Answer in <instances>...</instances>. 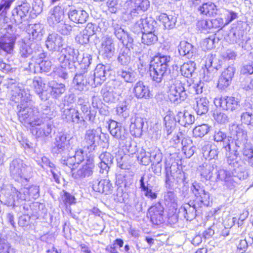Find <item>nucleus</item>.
I'll return each mask as SVG.
<instances>
[{"label":"nucleus","instance_id":"nucleus-1","mask_svg":"<svg viewBox=\"0 0 253 253\" xmlns=\"http://www.w3.org/2000/svg\"><path fill=\"white\" fill-rule=\"evenodd\" d=\"M2 202L12 207L19 206L22 202L39 197V187L32 185L18 190L12 184L3 185L0 190Z\"/></svg>","mask_w":253,"mask_h":253},{"label":"nucleus","instance_id":"nucleus-2","mask_svg":"<svg viewBox=\"0 0 253 253\" xmlns=\"http://www.w3.org/2000/svg\"><path fill=\"white\" fill-rule=\"evenodd\" d=\"M235 128L236 134H233L232 139H228L226 145H223V148L225 149L227 162L228 165L240 166L245 165L241 159L238 158L239 154L238 149L244 146L248 140L247 132L237 126H234Z\"/></svg>","mask_w":253,"mask_h":253},{"label":"nucleus","instance_id":"nucleus-3","mask_svg":"<svg viewBox=\"0 0 253 253\" xmlns=\"http://www.w3.org/2000/svg\"><path fill=\"white\" fill-rule=\"evenodd\" d=\"M240 166L229 165L230 168L233 169L232 171L220 169L216 172L215 180L224 182V185L227 189L232 190L234 189L242 179L247 177V169L245 165Z\"/></svg>","mask_w":253,"mask_h":253},{"label":"nucleus","instance_id":"nucleus-4","mask_svg":"<svg viewBox=\"0 0 253 253\" xmlns=\"http://www.w3.org/2000/svg\"><path fill=\"white\" fill-rule=\"evenodd\" d=\"M171 58L170 56H156L151 61L150 67V77L153 82L160 83L169 73V66Z\"/></svg>","mask_w":253,"mask_h":253},{"label":"nucleus","instance_id":"nucleus-5","mask_svg":"<svg viewBox=\"0 0 253 253\" xmlns=\"http://www.w3.org/2000/svg\"><path fill=\"white\" fill-rule=\"evenodd\" d=\"M77 139L67 132H59L55 138L54 145L51 152L54 155L65 156L70 152V149L76 145Z\"/></svg>","mask_w":253,"mask_h":253},{"label":"nucleus","instance_id":"nucleus-6","mask_svg":"<svg viewBox=\"0 0 253 253\" xmlns=\"http://www.w3.org/2000/svg\"><path fill=\"white\" fill-rule=\"evenodd\" d=\"M148 0H129L125 2L123 7L122 16L125 21H131L140 15L141 11H146L149 6Z\"/></svg>","mask_w":253,"mask_h":253},{"label":"nucleus","instance_id":"nucleus-7","mask_svg":"<svg viewBox=\"0 0 253 253\" xmlns=\"http://www.w3.org/2000/svg\"><path fill=\"white\" fill-rule=\"evenodd\" d=\"M173 79L170 81L169 85L168 97L171 102L178 104L187 97L185 88V81Z\"/></svg>","mask_w":253,"mask_h":253},{"label":"nucleus","instance_id":"nucleus-8","mask_svg":"<svg viewBox=\"0 0 253 253\" xmlns=\"http://www.w3.org/2000/svg\"><path fill=\"white\" fill-rule=\"evenodd\" d=\"M9 170L13 178L17 181H28L30 177L31 169L19 159L13 160L10 164Z\"/></svg>","mask_w":253,"mask_h":253},{"label":"nucleus","instance_id":"nucleus-9","mask_svg":"<svg viewBox=\"0 0 253 253\" xmlns=\"http://www.w3.org/2000/svg\"><path fill=\"white\" fill-rule=\"evenodd\" d=\"M58 60L61 64H64L69 69L76 68V63L79 60V52L70 46L63 48L60 53Z\"/></svg>","mask_w":253,"mask_h":253},{"label":"nucleus","instance_id":"nucleus-10","mask_svg":"<svg viewBox=\"0 0 253 253\" xmlns=\"http://www.w3.org/2000/svg\"><path fill=\"white\" fill-rule=\"evenodd\" d=\"M3 35L0 37V50L10 53L12 51L16 40L15 30L11 25L3 29Z\"/></svg>","mask_w":253,"mask_h":253},{"label":"nucleus","instance_id":"nucleus-11","mask_svg":"<svg viewBox=\"0 0 253 253\" xmlns=\"http://www.w3.org/2000/svg\"><path fill=\"white\" fill-rule=\"evenodd\" d=\"M66 154L67 156L65 155L62 156L61 162L63 165L70 168L72 171L76 169L84 159V152L82 149L75 151L74 154H71V152Z\"/></svg>","mask_w":253,"mask_h":253},{"label":"nucleus","instance_id":"nucleus-12","mask_svg":"<svg viewBox=\"0 0 253 253\" xmlns=\"http://www.w3.org/2000/svg\"><path fill=\"white\" fill-rule=\"evenodd\" d=\"M8 87L12 89V91L13 92V96H16V94H17L18 96L20 98L21 101L20 104L23 103L26 105L32 104V96L29 89L23 87L22 84H18L16 85L14 83L13 79L10 80Z\"/></svg>","mask_w":253,"mask_h":253},{"label":"nucleus","instance_id":"nucleus-13","mask_svg":"<svg viewBox=\"0 0 253 253\" xmlns=\"http://www.w3.org/2000/svg\"><path fill=\"white\" fill-rule=\"evenodd\" d=\"M111 28L115 37L123 44L124 45L130 46L133 42V38L130 34L114 20H112Z\"/></svg>","mask_w":253,"mask_h":253},{"label":"nucleus","instance_id":"nucleus-14","mask_svg":"<svg viewBox=\"0 0 253 253\" xmlns=\"http://www.w3.org/2000/svg\"><path fill=\"white\" fill-rule=\"evenodd\" d=\"M213 102L217 107H220L226 111H233L240 106L238 99L232 96L216 97Z\"/></svg>","mask_w":253,"mask_h":253},{"label":"nucleus","instance_id":"nucleus-15","mask_svg":"<svg viewBox=\"0 0 253 253\" xmlns=\"http://www.w3.org/2000/svg\"><path fill=\"white\" fill-rule=\"evenodd\" d=\"M30 7V4L29 3L23 2L13 9L12 19L17 25L26 22Z\"/></svg>","mask_w":253,"mask_h":253},{"label":"nucleus","instance_id":"nucleus-16","mask_svg":"<svg viewBox=\"0 0 253 253\" xmlns=\"http://www.w3.org/2000/svg\"><path fill=\"white\" fill-rule=\"evenodd\" d=\"M100 135L97 129H89L86 131L84 138V147L88 153L93 152L97 147L96 141L100 138Z\"/></svg>","mask_w":253,"mask_h":253},{"label":"nucleus","instance_id":"nucleus-17","mask_svg":"<svg viewBox=\"0 0 253 253\" xmlns=\"http://www.w3.org/2000/svg\"><path fill=\"white\" fill-rule=\"evenodd\" d=\"M65 20L64 10L61 6H56L51 9L47 17V23L50 26L54 28Z\"/></svg>","mask_w":253,"mask_h":253},{"label":"nucleus","instance_id":"nucleus-18","mask_svg":"<svg viewBox=\"0 0 253 253\" xmlns=\"http://www.w3.org/2000/svg\"><path fill=\"white\" fill-rule=\"evenodd\" d=\"M108 127L110 133L115 138L121 141L127 139L128 134L126 129L117 122L112 120Z\"/></svg>","mask_w":253,"mask_h":253},{"label":"nucleus","instance_id":"nucleus-19","mask_svg":"<svg viewBox=\"0 0 253 253\" xmlns=\"http://www.w3.org/2000/svg\"><path fill=\"white\" fill-rule=\"evenodd\" d=\"M100 52L106 58L110 59L115 53V47L114 39L110 37H106L101 44Z\"/></svg>","mask_w":253,"mask_h":253},{"label":"nucleus","instance_id":"nucleus-20","mask_svg":"<svg viewBox=\"0 0 253 253\" xmlns=\"http://www.w3.org/2000/svg\"><path fill=\"white\" fill-rule=\"evenodd\" d=\"M234 72L235 69L231 66H229L222 72L217 85L219 89L224 90L230 85Z\"/></svg>","mask_w":253,"mask_h":253},{"label":"nucleus","instance_id":"nucleus-21","mask_svg":"<svg viewBox=\"0 0 253 253\" xmlns=\"http://www.w3.org/2000/svg\"><path fill=\"white\" fill-rule=\"evenodd\" d=\"M241 121L247 125L253 126V104L246 101L242 106Z\"/></svg>","mask_w":253,"mask_h":253},{"label":"nucleus","instance_id":"nucleus-22","mask_svg":"<svg viewBox=\"0 0 253 253\" xmlns=\"http://www.w3.org/2000/svg\"><path fill=\"white\" fill-rule=\"evenodd\" d=\"M94 167L93 160L88 159L85 165H83L76 172L72 173V176L76 179H83L91 176Z\"/></svg>","mask_w":253,"mask_h":253},{"label":"nucleus","instance_id":"nucleus-23","mask_svg":"<svg viewBox=\"0 0 253 253\" xmlns=\"http://www.w3.org/2000/svg\"><path fill=\"white\" fill-rule=\"evenodd\" d=\"M27 32L30 41H40L42 39L44 32V27L41 23L29 24L27 29Z\"/></svg>","mask_w":253,"mask_h":253},{"label":"nucleus","instance_id":"nucleus-24","mask_svg":"<svg viewBox=\"0 0 253 253\" xmlns=\"http://www.w3.org/2000/svg\"><path fill=\"white\" fill-rule=\"evenodd\" d=\"M201 150L205 159H215L217 158L219 153L217 146L207 141H202L201 143Z\"/></svg>","mask_w":253,"mask_h":253},{"label":"nucleus","instance_id":"nucleus-25","mask_svg":"<svg viewBox=\"0 0 253 253\" xmlns=\"http://www.w3.org/2000/svg\"><path fill=\"white\" fill-rule=\"evenodd\" d=\"M46 47L51 51H58L63 45V38L56 33L49 34L45 41Z\"/></svg>","mask_w":253,"mask_h":253},{"label":"nucleus","instance_id":"nucleus-26","mask_svg":"<svg viewBox=\"0 0 253 253\" xmlns=\"http://www.w3.org/2000/svg\"><path fill=\"white\" fill-rule=\"evenodd\" d=\"M110 67L102 64L96 66L94 72V81H92L93 86H96L101 84L106 80V77L109 74Z\"/></svg>","mask_w":253,"mask_h":253},{"label":"nucleus","instance_id":"nucleus-27","mask_svg":"<svg viewBox=\"0 0 253 253\" xmlns=\"http://www.w3.org/2000/svg\"><path fill=\"white\" fill-rule=\"evenodd\" d=\"M145 120L139 115H135L131 119L130 132L132 135L139 137L142 134Z\"/></svg>","mask_w":253,"mask_h":253},{"label":"nucleus","instance_id":"nucleus-28","mask_svg":"<svg viewBox=\"0 0 253 253\" xmlns=\"http://www.w3.org/2000/svg\"><path fill=\"white\" fill-rule=\"evenodd\" d=\"M196 206L189 203L183 205L179 209L178 216L181 219L192 220L196 216Z\"/></svg>","mask_w":253,"mask_h":253},{"label":"nucleus","instance_id":"nucleus-29","mask_svg":"<svg viewBox=\"0 0 253 253\" xmlns=\"http://www.w3.org/2000/svg\"><path fill=\"white\" fill-rule=\"evenodd\" d=\"M62 116L67 121H71L75 124L82 125L85 122L84 118L80 115L79 110L75 108L65 109Z\"/></svg>","mask_w":253,"mask_h":253},{"label":"nucleus","instance_id":"nucleus-30","mask_svg":"<svg viewBox=\"0 0 253 253\" xmlns=\"http://www.w3.org/2000/svg\"><path fill=\"white\" fill-rule=\"evenodd\" d=\"M92 186L94 191L105 194H110L113 189L112 184L109 179H94Z\"/></svg>","mask_w":253,"mask_h":253},{"label":"nucleus","instance_id":"nucleus-31","mask_svg":"<svg viewBox=\"0 0 253 253\" xmlns=\"http://www.w3.org/2000/svg\"><path fill=\"white\" fill-rule=\"evenodd\" d=\"M69 18L76 23H85L88 18V14L82 8L71 9L68 12Z\"/></svg>","mask_w":253,"mask_h":253},{"label":"nucleus","instance_id":"nucleus-32","mask_svg":"<svg viewBox=\"0 0 253 253\" xmlns=\"http://www.w3.org/2000/svg\"><path fill=\"white\" fill-rule=\"evenodd\" d=\"M133 92L134 96L138 99H148L152 96L149 87L145 85L141 81L137 82L134 85Z\"/></svg>","mask_w":253,"mask_h":253},{"label":"nucleus","instance_id":"nucleus-33","mask_svg":"<svg viewBox=\"0 0 253 253\" xmlns=\"http://www.w3.org/2000/svg\"><path fill=\"white\" fill-rule=\"evenodd\" d=\"M39 111L37 108H32V111H30L27 117V120L23 121L21 123L24 125H28L32 127L43 125V121L39 117Z\"/></svg>","mask_w":253,"mask_h":253},{"label":"nucleus","instance_id":"nucleus-34","mask_svg":"<svg viewBox=\"0 0 253 253\" xmlns=\"http://www.w3.org/2000/svg\"><path fill=\"white\" fill-rule=\"evenodd\" d=\"M213 60L210 58L206 61V69L204 70L202 79L204 82H210L213 80L217 75V66H213Z\"/></svg>","mask_w":253,"mask_h":253},{"label":"nucleus","instance_id":"nucleus-35","mask_svg":"<svg viewBox=\"0 0 253 253\" xmlns=\"http://www.w3.org/2000/svg\"><path fill=\"white\" fill-rule=\"evenodd\" d=\"M175 120L180 125L188 127L195 121V117L188 111L179 112L175 117Z\"/></svg>","mask_w":253,"mask_h":253},{"label":"nucleus","instance_id":"nucleus-36","mask_svg":"<svg viewBox=\"0 0 253 253\" xmlns=\"http://www.w3.org/2000/svg\"><path fill=\"white\" fill-rule=\"evenodd\" d=\"M178 50L179 54L188 58H192L196 52V48L190 43L186 41L180 42Z\"/></svg>","mask_w":253,"mask_h":253},{"label":"nucleus","instance_id":"nucleus-37","mask_svg":"<svg viewBox=\"0 0 253 253\" xmlns=\"http://www.w3.org/2000/svg\"><path fill=\"white\" fill-rule=\"evenodd\" d=\"M196 104L194 105V109L199 115L206 114L209 108V101L205 97H198L195 98Z\"/></svg>","mask_w":253,"mask_h":253},{"label":"nucleus","instance_id":"nucleus-38","mask_svg":"<svg viewBox=\"0 0 253 253\" xmlns=\"http://www.w3.org/2000/svg\"><path fill=\"white\" fill-rule=\"evenodd\" d=\"M84 74H76L73 81L74 86L80 91L84 90V87L88 84L93 86L92 80H87L84 79V78H86L87 76V75L84 76Z\"/></svg>","mask_w":253,"mask_h":253},{"label":"nucleus","instance_id":"nucleus-39","mask_svg":"<svg viewBox=\"0 0 253 253\" xmlns=\"http://www.w3.org/2000/svg\"><path fill=\"white\" fill-rule=\"evenodd\" d=\"M198 11L200 14L207 16H214L217 13V6L211 1H208L202 4L198 8Z\"/></svg>","mask_w":253,"mask_h":253},{"label":"nucleus","instance_id":"nucleus-40","mask_svg":"<svg viewBox=\"0 0 253 253\" xmlns=\"http://www.w3.org/2000/svg\"><path fill=\"white\" fill-rule=\"evenodd\" d=\"M99 158L101 161L99 164L100 172L103 173L104 171H108L113 163V156L110 153L105 152L100 155Z\"/></svg>","mask_w":253,"mask_h":253},{"label":"nucleus","instance_id":"nucleus-41","mask_svg":"<svg viewBox=\"0 0 253 253\" xmlns=\"http://www.w3.org/2000/svg\"><path fill=\"white\" fill-rule=\"evenodd\" d=\"M173 166L168 167L166 166V179L165 186L167 189H171L173 186L174 180L176 175H180V176H183L184 173H181L180 170L176 171L175 173L172 172Z\"/></svg>","mask_w":253,"mask_h":253},{"label":"nucleus","instance_id":"nucleus-42","mask_svg":"<svg viewBox=\"0 0 253 253\" xmlns=\"http://www.w3.org/2000/svg\"><path fill=\"white\" fill-rule=\"evenodd\" d=\"M48 86L50 88V94L55 98H58L66 91L64 84L59 83L55 81H51L48 83Z\"/></svg>","mask_w":253,"mask_h":253},{"label":"nucleus","instance_id":"nucleus-43","mask_svg":"<svg viewBox=\"0 0 253 253\" xmlns=\"http://www.w3.org/2000/svg\"><path fill=\"white\" fill-rule=\"evenodd\" d=\"M115 88L109 84H106L102 88L101 92L104 100L106 102H115L117 99V93Z\"/></svg>","mask_w":253,"mask_h":253},{"label":"nucleus","instance_id":"nucleus-44","mask_svg":"<svg viewBox=\"0 0 253 253\" xmlns=\"http://www.w3.org/2000/svg\"><path fill=\"white\" fill-rule=\"evenodd\" d=\"M159 20L163 24L165 29L170 30L175 27L177 18L174 15L162 13L159 16Z\"/></svg>","mask_w":253,"mask_h":253},{"label":"nucleus","instance_id":"nucleus-45","mask_svg":"<svg viewBox=\"0 0 253 253\" xmlns=\"http://www.w3.org/2000/svg\"><path fill=\"white\" fill-rule=\"evenodd\" d=\"M123 47L120 50L118 57V62L122 65H127L131 60V52L129 48L130 46Z\"/></svg>","mask_w":253,"mask_h":253},{"label":"nucleus","instance_id":"nucleus-46","mask_svg":"<svg viewBox=\"0 0 253 253\" xmlns=\"http://www.w3.org/2000/svg\"><path fill=\"white\" fill-rule=\"evenodd\" d=\"M41 110L39 111V117L42 119L43 124L48 120L52 119L56 116V112L54 109H51L46 104H41Z\"/></svg>","mask_w":253,"mask_h":253},{"label":"nucleus","instance_id":"nucleus-47","mask_svg":"<svg viewBox=\"0 0 253 253\" xmlns=\"http://www.w3.org/2000/svg\"><path fill=\"white\" fill-rule=\"evenodd\" d=\"M117 76L126 83H132L136 80V74L130 69L126 68L118 70Z\"/></svg>","mask_w":253,"mask_h":253},{"label":"nucleus","instance_id":"nucleus-48","mask_svg":"<svg viewBox=\"0 0 253 253\" xmlns=\"http://www.w3.org/2000/svg\"><path fill=\"white\" fill-rule=\"evenodd\" d=\"M245 34L246 33L243 30L237 28L233 29L228 34L230 42L233 43H237L239 44V42H241L242 40H245Z\"/></svg>","mask_w":253,"mask_h":253},{"label":"nucleus","instance_id":"nucleus-49","mask_svg":"<svg viewBox=\"0 0 253 253\" xmlns=\"http://www.w3.org/2000/svg\"><path fill=\"white\" fill-rule=\"evenodd\" d=\"M32 104L26 105L23 103L17 105V115L21 123L27 120L30 111H32Z\"/></svg>","mask_w":253,"mask_h":253},{"label":"nucleus","instance_id":"nucleus-50","mask_svg":"<svg viewBox=\"0 0 253 253\" xmlns=\"http://www.w3.org/2000/svg\"><path fill=\"white\" fill-rule=\"evenodd\" d=\"M164 200L165 205L176 210L177 205V198L173 191H167L164 194Z\"/></svg>","mask_w":253,"mask_h":253},{"label":"nucleus","instance_id":"nucleus-51","mask_svg":"<svg viewBox=\"0 0 253 253\" xmlns=\"http://www.w3.org/2000/svg\"><path fill=\"white\" fill-rule=\"evenodd\" d=\"M214 166L210 163H204L200 166L201 175L207 180H210L212 176Z\"/></svg>","mask_w":253,"mask_h":253},{"label":"nucleus","instance_id":"nucleus-52","mask_svg":"<svg viewBox=\"0 0 253 253\" xmlns=\"http://www.w3.org/2000/svg\"><path fill=\"white\" fill-rule=\"evenodd\" d=\"M244 163L247 162L248 165L253 168V149L252 147L245 146L242 151ZM246 165V164H245ZM246 168V167L245 166Z\"/></svg>","mask_w":253,"mask_h":253},{"label":"nucleus","instance_id":"nucleus-53","mask_svg":"<svg viewBox=\"0 0 253 253\" xmlns=\"http://www.w3.org/2000/svg\"><path fill=\"white\" fill-rule=\"evenodd\" d=\"M91 60L92 57L89 54L83 53L82 58L79 56V60L76 64L80 66V68L83 70V72L85 73L91 64Z\"/></svg>","mask_w":253,"mask_h":253},{"label":"nucleus","instance_id":"nucleus-54","mask_svg":"<svg viewBox=\"0 0 253 253\" xmlns=\"http://www.w3.org/2000/svg\"><path fill=\"white\" fill-rule=\"evenodd\" d=\"M196 64L193 62L184 63L180 68L181 75L186 78L192 76L195 69Z\"/></svg>","mask_w":253,"mask_h":253},{"label":"nucleus","instance_id":"nucleus-55","mask_svg":"<svg viewBox=\"0 0 253 253\" xmlns=\"http://www.w3.org/2000/svg\"><path fill=\"white\" fill-rule=\"evenodd\" d=\"M44 84L41 78H35L33 81V86L34 87L35 92L39 95L42 100H46V97H43V89L44 88Z\"/></svg>","mask_w":253,"mask_h":253},{"label":"nucleus","instance_id":"nucleus-56","mask_svg":"<svg viewBox=\"0 0 253 253\" xmlns=\"http://www.w3.org/2000/svg\"><path fill=\"white\" fill-rule=\"evenodd\" d=\"M35 71L45 72L49 71L51 67V62L49 60H42V61H37L34 65Z\"/></svg>","mask_w":253,"mask_h":253},{"label":"nucleus","instance_id":"nucleus-57","mask_svg":"<svg viewBox=\"0 0 253 253\" xmlns=\"http://www.w3.org/2000/svg\"><path fill=\"white\" fill-rule=\"evenodd\" d=\"M158 40V37L154 32L143 33L142 36V42L150 45L154 44Z\"/></svg>","mask_w":253,"mask_h":253},{"label":"nucleus","instance_id":"nucleus-58","mask_svg":"<svg viewBox=\"0 0 253 253\" xmlns=\"http://www.w3.org/2000/svg\"><path fill=\"white\" fill-rule=\"evenodd\" d=\"M51 124L49 123H47L42 127L37 128L36 134L38 137H46L51 133Z\"/></svg>","mask_w":253,"mask_h":253},{"label":"nucleus","instance_id":"nucleus-59","mask_svg":"<svg viewBox=\"0 0 253 253\" xmlns=\"http://www.w3.org/2000/svg\"><path fill=\"white\" fill-rule=\"evenodd\" d=\"M165 122V131H166L167 136L170 135L175 128L176 121L170 119V117L166 116L164 118Z\"/></svg>","mask_w":253,"mask_h":253},{"label":"nucleus","instance_id":"nucleus-60","mask_svg":"<svg viewBox=\"0 0 253 253\" xmlns=\"http://www.w3.org/2000/svg\"><path fill=\"white\" fill-rule=\"evenodd\" d=\"M210 127L207 124H203L196 126L193 130L195 137H202L206 135L209 131Z\"/></svg>","mask_w":253,"mask_h":253},{"label":"nucleus","instance_id":"nucleus-61","mask_svg":"<svg viewBox=\"0 0 253 253\" xmlns=\"http://www.w3.org/2000/svg\"><path fill=\"white\" fill-rule=\"evenodd\" d=\"M116 112L117 115L123 118L127 117L129 115V113L126 102L123 101L118 104L116 107Z\"/></svg>","mask_w":253,"mask_h":253},{"label":"nucleus","instance_id":"nucleus-62","mask_svg":"<svg viewBox=\"0 0 253 253\" xmlns=\"http://www.w3.org/2000/svg\"><path fill=\"white\" fill-rule=\"evenodd\" d=\"M144 33L155 32L156 22L151 18L143 19Z\"/></svg>","mask_w":253,"mask_h":253},{"label":"nucleus","instance_id":"nucleus-63","mask_svg":"<svg viewBox=\"0 0 253 253\" xmlns=\"http://www.w3.org/2000/svg\"><path fill=\"white\" fill-rule=\"evenodd\" d=\"M61 34L64 35H68L70 34L72 27V26L65 23V20L63 23H60L54 27Z\"/></svg>","mask_w":253,"mask_h":253},{"label":"nucleus","instance_id":"nucleus-64","mask_svg":"<svg viewBox=\"0 0 253 253\" xmlns=\"http://www.w3.org/2000/svg\"><path fill=\"white\" fill-rule=\"evenodd\" d=\"M0 253H15V251L7 241L0 239Z\"/></svg>","mask_w":253,"mask_h":253}]
</instances>
